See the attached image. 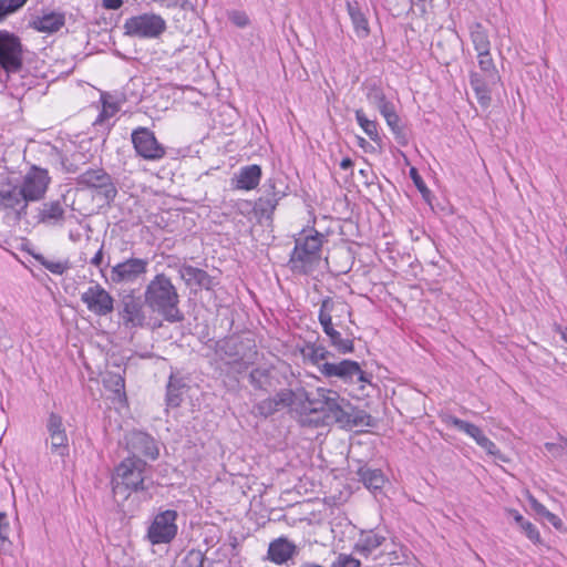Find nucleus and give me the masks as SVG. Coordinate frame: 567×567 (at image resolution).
<instances>
[{"label":"nucleus","instance_id":"obj_12","mask_svg":"<svg viewBox=\"0 0 567 567\" xmlns=\"http://www.w3.org/2000/svg\"><path fill=\"white\" fill-rule=\"evenodd\" d=\"M148 264L146 258H127L114 265L105 279L115 285L134 282L147 272Z\"/></svg>","mask_w":567,"mask_h":567},{"label":"nucleus","instance_id":"obj_3","mask_svg":"<svg viewBox=\"0 0 567 567\" xmlns=\"http://www.w3.org/2000/svg\"><path fill=\"white\" fill-rule=\"evenodd\" d=\"M301 395L306 403L302 408L310 413H322L324 423L348 422L347 409H350V402L338 392L318 388L315 392L302 391Z\"/></svg>","mask_w":567,"mask_h":567},{"label":"nucleus","instance_id":"obj_38","mask_svg":"<svg viewBox=\"0 0 567 567\" xmlns=\"http://www.w3.org/2000/svg\"><path fill=\"white\" fill-rule=\"evenodd\" d=\"M514 519L516 524L519 526V528L525 533V535L530 539L533 543H538L540 540L539 532L537 530L536 526L526 520L519 513L515 512Z\"/></svg>","mask_w":567,"mask_h":567},{"label":"nucleus","instance_id":"obj_46","mask_svg":"<svg viewBox=\"0 0 567 567\" xmlns=\"http://www.w3.org/2000/svg\"><path fill=\"white\" fill-rule=\"evenodd\" d=\"M205 555L200 550H190L183 559L182 567H204Z\"/></svg>","mask_w":567,"mask_h":567},{"label":"nucleus","instance_id":"obj_37","mask_svg":"<svg viewBox=\"0 0 567 567\" xmlns=\"http://www.w3.org/2000/svg\"><path fill=\"white\" fill-rule=\"evenodd\" d=\"M33 258L43 266L47 270L52 272L53 275H63L68 269H70V264L68 260L63 261H52L47 259L41 254H32Z\"/></svg>","mask_w":567,"mask_h":567},{"label":"nucleus","instance_id":"obj_41","mask_svg":"<svg viewBox=\"0 0 567 567\" xmlns=\"http://www.w3.org/2000/svg\"><path fill=\"white\" fill-rule=\"evenodd\" d=\"M68 435L64 434H54L50 435V447L53 453H56L61 457H64L69 454V444H68Z\"/></svg>","mask_w":567,"mask_h":567},{"label":"nucleus","instance_id":"obj_17","mask_svg":"<svg viewBox=\"0 0 567 567\" xmlns=\"http://www.w3.org/2000/svg\"><path fill=\"white\" fill-rule=\"evenodd\" d=\"M320 372L326 378H339L344 382H370L365 372H363L358 362L352 360H341L338 363L322 362Z\"/></svg>","mask_w":567,"mask_h":567},{"label":"nucleus","instance_id":"obj_39","mask_svg":"<svg viewBox=\"0 0 567 567\" xmlns=\"http://www.w3.org/2000/svg\"><path fill=\"white\" fill-rule=\"evenodd\" d=\"M250 384L257 390H266L270 384L269 371L264 368H256L249 374Z\"/></svg>","mask_w":567,"mask_h":567},{"label":"nucleus","instance_id":"obj_31","mask_svg":"<svg viewBox=\"0 0 567 567\" xmlns=\"http://www.w3.org/2000/svg\"><path fill=\"white\" fill-rule=\"evenodd\" d=\"M442 421L447 426H453L461 432H464L468 436H471L475 442L480 440V437L484 434L483 431L475 424L463 421L454 415H444Z\"/></svg>","mask_w":567,"mask_h":567},{"label":"nucleus","instance_id":"obj_63","mask_svg":"<svg viewBox=\"0 0 567 567\" xmlns=\"http://www.w3.org/2000/svg\"><path fill=\"white\" fill-rule=\"evenodd\" d=\"M363 177H368V173L369 171L368 169H360L359 172Z\"/></svg>","mask_w":567,"mask_h":567},{"label":"nucleus","instance_id":"obj_8","mask_svg":"<svg viewBox=\"0 0 567 567\" xmlns=\"http://www.w3.org/2000/svg\"><path fill=\"white\" fill-rule=\"evenodd\" d=\"M123 28L126 35L155 39L166 30V21L159 14L143 13L126 19Z\"/></svg>","mask_w":567,"mask_h":567},{"label":"nucleus","instance_id":"obj_26","mask_svg":"<svg viewBox=\"0 0 567 567\" xmlns=\"http://www.w3.org/2000/svg\"><path fill=\"white\" fill-rule=\"evenodd\" d=\"M261 178V167L256 164L244 166L236 175V188L251 190L255 189Z\"/></svg>","mask_w":567,"mask_h":567},{"label":"nucleus","instance_id":"obj_15","mask_svg":"<svg viewBox=\"0 0 567 567\" xmlns=\"http://www.w3.org/2000/svg\"><path fill=\"white\" fill-rule=\"evenodd\" d=\"M145 302L133 292L121 298L118 316L123 324L130 329L142 328L146 323Z\"/></svg>","mask_w":567,"mask_h":567},{"label":"nucleus","instance_id":"obj_49","mask_svg":"<svg viewBox=\"0 0 567 567\" xmlns=\"http://www.w3.org/2000/svg\"><path fill=\"white\" fill-rule=\"evenodd\" d=\"M410 177L412 178L414 185L420 190V193L423 195L424 198H427L430 195V189L426 187L423 178L420 176L416 168L412 167L410 169Z\"/></svg>","mask_w":567,"mask_h":567},{"label":"nucleus","instance_id":"obj_62","mask_svg":"<svg viewBox=\"0 0 567 567\" xmlns=\"http://www.w3.org/2000/svg\"><path fill=\"white\" fill-rule=\"evenodd\" d=\"M358 144H359L361 147H364V146H365V144H368V142H367L363 137H359Z\"/></svg>","mask_w":567,"mask_h":567},{"label":"nucleus","instance_id":"obj_24","mask_svg":"<svg viewBox=\"0 0 567 567\" xmlns=\"http://www.w3.org/2000/svg\"><path fill=\"white\" fill-rule=\"evenodd\" d=\"M385 540L386 538L383 535L373 530L361 532L354 544V551L361 556L368 557Z\"/></svg>","mask_w":567,"mask_h":567},{"label":"nucleus","instance_id":"obj_10","mask_svg":"<svg viewBox=\"0 0 567 567\" xmlns=\"http://www.w3.org/2000/svg\"><path fill=\"white\" fill-rule=\"evenodd\" d=\"M131 138L136 154L146 161H159L166 155V148L157 141L154 132L147 127L135 128Z\"/></svg>","mask_w":567,"mask_h":567},{"label":"nucleus","instance_id":"obj_48","mask_svg":"<svg viewBox=\"0 0 567 567\" xmlns=\"http://www.w3.org/2000/svg\"><path fill=\"white\" fill-rule=\"evenodd\" d=\"M360 560L355 559L351 555L340 554L337 559L332 563L331 567H360Z\"/></svg>","mask_w":567,"mask_h":567},{"label":"nucleus","instance_id":"obj_14","mask_svg":"<svg viewBox=\"0 0 567 567\" xmlns=\"http://www.w3.org/2000/svg\"><path fill=\"white\" fill-rule=\"evenodd\" d=\"M50 181L47 169L33 165L23 176L19 187L28 203L38 202L44 197Z\"/></svg>","mask_w":567,"mask_h":567},{"label":"nucleus","instance_id":"obj_5","mask_svg":"<svg viewBox=\"0 0 567 567\" xmlns=\"http://www.w3.org/2000/svg\"><path fill=\"white\" fill-rule=\"evenodd\" d=\"M322 241L323 236L318 231L305 236L300 235L296 239L295 248L290 255V269L299 275L311 274L319 265Z\"/></svg>","mask_w":567,"mask_h":567},{"label":"nucleus","instance_id":"obj_29","mask_svg":"<svg viewBox=\"0 0 567 567\" xmlns=\"http://www.w3.org/2000/svg\"><path fill=\"white\" fill-rule=\"evenodd\" d=\"M186 383L182 378L171 374L166 386V403L168 406L177 408L183 402V394Z\"/></svg>","mask_w":567,"mask_h":567},{"label":"nucleus","instance_id":"obj_22","mask_svg":"<svg viewBox=\"0 0 567 567\" xmlns=\"http://www.w3.org/2000/svg\"><path fill=\"white\" fill-rule=\"evenodd\" d=\"M299 553L295 543L286 537H279L270 542L267 550V559L276 565H284Z\"/></svg>","mask_w":567,"mask_h":567},{"label":"nucleus","instance_id":"obj_34","mask_svg":"<svg viewBox=\"0 0 567 567\" xmlns=\"http://www.w3.org/2000/svg\"><path fill=\"white\" fill-rule=\"evenodd\" d=\"M348 422H341L340 425L343 427H353V426H371L373 424V419L370 414H368L363 410L355 409L350 403V409H347Z\"/></svg>","mask_w":567,"mask_h":567},{"label":"nucleus","instance_id":"obj_59","mask_svg":"<svg viewBox=\"0 0 567 567\" xmlns=\"http://www.w3.org/2000/svg\"><path fill=\"white\" fill-rule=\"evenodd\" d=\"M114 112H115V110H112V112L109 114L107 110H106V109H104V110L100 113V115H99V117L96 118L95 123L102 122L105 117L113 115V114H114Z\"/></svg>","mask_w":567,"mask_h":567},{"label":"nucleus","instance_id":"obj_42","mask_svg":"<svg viewBox=\"0 0 567 567\" xmlns=\"http://www.w3.org/2000/svg\"><path fill=\"white\" fill-rule=\"evenodd\" d=\"M28 0H0V22L20 10Z\"/></svg>","mask_w":567,"mask_h":567},{"label":"nucleus","instance_id":"obj_30","mask_svg":"<svg viewBox=\"0 0 567 567\" xmlns=\"http://www.w3.org/2000/svg\"><path fill=\"white\" fill-rule=\"evenodd\" d=\"M359 481L369 489H380L384 482V475L379 468H370L367 465L360 466L357 471Z\"/></svg>","mask_w":567,"mask_h":567},{"label":"nucleus","instance_id":"obj_57","mask_svg":"<svg viewBox=\"0 0 567 567\" xmlns=\"http://www.w3.org/2000/svg\"><path fill=\"white\" fill-rule=\"evenodd\" d=\"M379 112L383 117H385L389 114H393L395 112V106L391 101H389L379 109Z\"/></svg>","mask_w":567,"mask_h":567},{"label":"nucleus","instance_id":"obj_6","mask_svg":"<svg viewBox=\"0 0 567 567\" xmlns=\"http://www.w3.org/2000/svg\"><path fill=\"white\" fill-rule=\"evenodd\" d=\"M480 72L472 71L470 74L471 86L481 105L487 106L491 103L492 89L499 82L501 76L489 51L477 52Z\"/></svg>","mask_w":567,"mask_h":567},{"label":"nucleus","instance_id":"obj_36","mask_svg":"<svg viewBox=\"0 0 567 567\" xmlns=\"http://www.w3.org/2000/svg\"><path fill=\"white\" fill-rule=\"evenodd\" d=\"M10 523L7 513L0 512V554H10L12 542L9 537Z\"/></svg>","mask_w":567,"mask_h":567},{"label":"nucleus","instance_id":"obj_19","mask_svg":"<svg viewBox=\"0 0 567 567\" xmlns=\"http://www.w3.org/2000/svg\"><path fill=\"white\" fill-rule=\"evenodd\" d=\"M126 447L132 456H145L154 461L159 455L154 437L142 431H133L126 435Z\"/></svg>","mask_w":567,"mask_h":567},{"label":"nucleus","instance_id":"obj_44","mask_svg":"<svg viewBox=\"0 0 567 567\" xmlns=\"http://www.w3.org/2000/svg\"><path fill=\"white\" fill-rule=\"evenodd\" d=\"M367 97L369 102L372 105H374L378 110L386 102H389L383 90L377 85H371L368 87Z\"/></svg>","mask_w":567,"mask_h":567},{"label":"nucleus","instance_id":"obj_32","mask_svg":"<svg viewBox=\"0 0 567 567\" xmlns=\"http://www.w3.org/2000/svg\"><path fill=\"white\" fill-rule=\"evenodd\" d=\"M301 354L303 359L309 360L320 369L321 362L330 355V352L321 344L308 342L301 349Z\"/></svg>","mask_w":567,"mask_h":567},{"label":"nucleus","instance_id":"obj_20","mask_svg":"<svg viewBox=\"0 0 567 567\" xmlns=\"http://www.w3.org/2000/svg\"><path fill=\"white\" fill-rule=\"evenodd\" d=\"M178 274L185 285L194 291H198L200 289L213 290L217 285L215 278L207 271L190 265H182L178 269Z\"/></svg>","mask_w":567,"mask_h":567},{"label":"nucleus","instance_id":"obj_33","mask_svg":"<svg viewBox=\"0 0 567 567\" xmlns=\"http://www.w3.org/2000/svg\"><path fill=\"white\" fill-rule=\"evenodd\" d=\"M306 391L305 389H298L296 391L290 389H282L278 391L272 398L277 403L278 409L289 408L293 405L297 401L305 403V396L301 395V392Z\"/></svg>","mask_w":567,"mask_h":567},{"label":"nucleus","instance_id":"obj_16","mask_svg":"<svg viewBox=\"0 0 567 567\" xmlns=\"http://www.w3.org/2000/svg\"><path fill=\"white\" fill-rule=\"evenodd\" d=\"M81 301L95 316L105 317L114 310V298L100 284L90 286L81 293Z\"/></svg>","mask_w":567,"mask_h":567},{"label":"nucleus","instance_id":"obj_18","mask_svg":"<svg viewBox=\"0 0 567 567\" xmlns=\"http://www.w3.org/2000/svg\"><path fill=\"white\" fill-rule=\"evenodd\" d=\"M1 186H8V189L0 188V209H12L19 218L25 216L29 203L19 185L12 178L7 177Z\"/></svg>","mask_w":567,"mask_h":567},{"label":"nucleus","instance_id":"obj_47","mask_svg":"<svg viewBox=\"0 0 567 567\" xmlns=\"http://www.w3.org/2000/svg\"><path fill=\"white\" fill-rule=\"evenodd\" d=\"M47 430L49 435H54L58 433L64 434L65 429L63 426L62 417L55 413H51L48 419Z\"/></svg>","mask_w":567,"mask_h":567},{"label":"nucleus","instance_id":"obj_2","mask_svg":"<svg viewBox=\"0 0 567 567\" xmlns=\"http://www.w3.org/2000/svg\"><path fill=\"white\" fill-rule=\"evenodd\" d=\"M144 302L153 311L161 315L169 323L184 320L181 311L179 295L171 278L164 274H157L146 286Z\"/></svg>","mask_w":567,"mask_h":567},{"label":"nucleus","instance_id":"obj_7","mask_svg":"<svg viewBox=\"0 0 567 567\" xmlns=\"http://www.w3.org/2000/svg\"><path fill=\"white\" fill-rule=\"evenodd\" d=\"M337 310L350 313L348 305L334 301L332 298L327 297L320 305L318 319L323 332L329 337L330 344L342 354L351 353L353 351V340L341 338V333L333 327L332 312Z\"/></svg>","mask_w":567,"mask_h":567},{"label":"nucleus","instance_id":"obj_50","mask_svg":"<svg viewBox=\"0 0 567 567\" xmlns=\"http://www.w3.org/2000/svg\"><path fill=\"white\" fill-rule=\"evenodd\" d=\"M476 443L491 455H496L498 453L496 444L493 441H491L485 434H483Z\"/></svg>","mask_w":567,"mask_h":567},{"label":"nucleus","instance_id":"obj_40","mask_svg":"<svg viewBox=\"0 0 567 567\" xmlns=\"http://www.w3.org/2000/svg\"><path fill=\"white\" fill-rule=\"evenodd\" d=\"M388 126L392 131V133L395 135V138L400 144H405V132L404 127L401 125L400 116L398 115L396 111L393 114H389L384 117Z\"/></svg>","mask_w":567,"mask_h":567},{"label":"nucleus","instance_id":"obj_4","mask_svg":"<svg viewBox=\"0 0 567 567\" xmlns=\"http://www.w3.org/2000/svg\"><path fill=\"white\" fill-rule=\"evenodd\" d=\"M215 352L226 364L243 372L257 359V348L251 339L231 336L216 342Z\"/></svg>","mask_w":567,"mask_h":567},{"label":"nucleus","instance_id":"obj_58","mask_svg":"<svg viewBox=\"0 0 567 567\" xmlns=\"http://www.w3.org/2000/svg\"><path fill=\"white\" fill-rule=\"evenodd\" d=\"M352 166H353V162H352V159H351V158H349V157L343 158V159L341 161V163H340V167H341L342 169H346V171H347V169H349V168H351Z\"/></svg>","mask_w":567,"mask_h":567},{"label":"nucleus","instance_id":"obj_56","mask_svg":"<svg viewBox=\"0 0 567 567\" xmlns=\"http://www.w3.org/2000/svg\"><path fill=\"white\" fill-rule=\"evenodd\" d=\"M102 6L109 10H117L123 6V0H102Z\"/></svg>","mask_w":567,"mask_h":567},{"label":"nucleus","instance_id":"obj_64","mask_svg":"<svg viewBox=\"0 0 567 567\" xmlns=\"http://www.w3.org/2000/svg\"><path fill=\"white\" fill-rule=\"evenodd\" d=\"M545 446H546L547 450L550 451L554 447V444L553 443H546Z\"/></svg>","mask_w":567,"mask_h":567},{"label":"nucleus","instance_id":"obj_60","mask_svg":"<svg viewBox=\"0 0 567 567\" xmlns=\"http://www.w3.org/2000/svg\"><path fill=\"white\" fill-rule=\"evenodd\" d=\"M425 2L426 0H411L412 6L421 7L422 10H425Z\"/></svg>","mask_w":567,"mask_h":567},{"label":"nucleus","instance_id":"obj_51","mask_svg":"<svg viewBox=\"0 0 567 567\" xmlns=\"http://www.w3.org/2000/svg\"><path fill=\"white\" fill-rule=\"evenodd\" d=\"M103 248H104V245L102 244L101 247L99 248V250L96 251V254L94 255V257L90 260V264L94 267L100 268V272H101L102 277L105 278L106 276L104 274V268L101 267L103 264V258H104Z\"/></svg>","mask_w":567,"mask_h":567},{"label":"nucleus","instance_id":"obj_52","mask_svg":"<svg viewBox=\"0 0 567 567\" xmlns=\"http://www.w3.org/2000/svg\"><path fill=\"white\" fill-rule=\"evenodd\" d=\"M109 382L112 383L114 392L120 393L124 390L125 381L120 374H112Z\"/></svg>","mask_w":567,"mask_h":567},{"label":"nucleus","instance_id":"obj_13","mask_svg":"<svg viewBox=\"0 0 567 567\" xmlns=\"http://www.w3.org/2000/svg\"><path fill=\"white\" fill-rule=\"evenodd\" d=\"M177 512L173 509L157 514L148 527L147 537L152 544H167L177 534Z\"/></svg>","mask_w":567,"mask_h":567},{"label":"nucleus","instance_id":"obj_35","mask_svg":"<svg viewBox=\"0 0 567 567\" xmlns=\"http://www.w3.org/2000/svg\"><path fill=\"white\" fill-rule=\"evenodd\" d=\"M355 120L364 133L378 145H381L382 138L378 132V123L369 120L362 110L355 111Z\"/></svg>","mask_w":567,"mask_h":567},{"label":"nucleus","instance_id":"obj_45","mask_svg":"<svg viewBox=\"0 0 567 567\" xmlns=\"http://www.w3.org/2000/svg\"><path fill=\"white\" fill-rule=\"evenodd\" d=\"M257 413L261 416H270L279 411L274 398H267L256 405Z\"/></svg>","mask_w":567,"mask_h":567},{"label":"nucleus","instance_id":"obj_23","mask_svg":"<svg viewBox=\"0 0 567 567\" xmlns=\"http://www.w3.org/2000/svg\"><path fill=\"white\" fill-rule=\"evenodd\" d=\"M65 220V209L61 200L43 203L38 214V221L47 226H62Z\"/></svg>","mask_w":567,"mask_h":567},{"label":"nucleus","instance_id":"obj_43","mask_svg":"<svg viewBox=\"0 0 567 567\" xmlns=\"http://www.w3.org/2000/svg\"><path fill=\"white\" fill-rule=\"evenodd\" d=\"M162 8L181 9L184 11H195V3L190 0H152Z\"/></svg>","mask_w":567,"mask_h":567},{"label":"nucleus","instance_id":"obj_27","mask_svg":"<svg viewBox=\"0 0 567 567\" xmlns=\"http://www.w3.org/2000/svg\"><path fill=\"white\" fill-rule=\"evenodd\" d=\"M347 10L351 18L353 28L358 37L365 38L369 35V24L360 4L357 1H348Z\"/></svg>","mask_w":567,"mask_h":567},{"label":"nucleus","instance_id":"obj_11","mask_svg":"<svg viewBox=\"0 0 567 567\" xmlns=\"http://www.w3.org/2000/svg\"><path fill=\"white\" fill-rule=\"evenodd\" d=\"M0 68L14 73L22 68V44L20 39L6 30H0Z\"/></svg>","mask_w":567,"mask_h":567},{"label":"nucleus","instance_id":"obj_53","mask_svg":"<svg viewBox=\"0 0 567 567\" xmlns=\"http://www.w3.org/2000/svg\"><path fill=\"white\" fill-rule=\"evenodd\" d=\"M528 501L532 508L535 511L537 515L542 517L546 515V512H548V509L543 504H540L534 496H529Z\"/></svg>","mask_w":567,"mask_h":567},{"label":"nucleus","instance_id":"obj_54","mask_svg":"<svg viewBox=\"0 0 567 567\" xmlns=\"http://www.w3.org/2000/svg\"><path fill=\"white\" fill-rule=\"evenodd\" d=\"M231 20L233 22L238 25V27H246L249 22L248 18L246 14L244 13H240V12H235L233 16H231Z\"/></svg>","mask_w":567,"mask_h":567},{"label":"nucleus","instance_id":"obj_25","mask_svg":"<svg viewBox=\"0 0 567 567\" xmlns=\"http://www.w3.org/2000/svg\"><path fill=\"white\" fill-rule=\"evenodd\" d=\"M65 23V16L63 12H45L33 20L32 25L39 32L53 33L59 31Z\"/></svg>","mask_w":567,"mask_h":567},{"label":"nucleus","instance_id":"obj_28","mask_svg":"<svg viewBox=\"0 0 567 567\" xmlns=\"http://www.w3.org/2000/svg\"><path fill=\"white\" fill-rule=\"evenodd\" d=\"M470 38L476 52L491 50L487 29L481 22H472L468 27Z\"/></svg>","mask_w":567,"mask_h":567},{"label":"nucleus","instance_id":"obj_55","mask_svg":"<svg viewBox=\"0 0 567 567\" xmlns=\"http://www.w3.org/2000/svg\"><path fill=\"white\" fill-rule=\"evenodd\" d=\"M544 518L550 523L555 528H560V526L563 525L561 523V519L555 515L554 513L551 512H546V515L544 516Z\"/></svg>","mask_w":567,"mask_h":567},{"label":"nucleus","instance_id":"obj_1","mask_svg":"<svg viewBox=\"0 0 567 567\" xmlns=\"http://www.w3.org/2000/svg\"><path fill=\"white\" fill-rule=\"evenodd\" d=\"M148 471L147 463L137 456H128L115 467L111 481L112 492L114 501L123 513L134 511L130 504H126L133 493L146 492L153 485Z\"/></svg>","mask_w":567,"mask_h":567},{"label":"nucleus","instance_id":"obj_21","mask_svg":"<svg viewBox=\"0 0 567 567\" xmlns=\"http://www.w3.org/2000/svg\"><path fill=\"white\" fill-rule=\"evenodd\" d=\"M265 187H267L266 195L259 197L255 202L254 212L256 216L260 218L271 219V216L279 200L285 196V193L276 190L275 182L272 179H269Z\"/></svg>","mask_w":567,"mask_h":567},{"label":"nucleus","instance_id":"obj_61","mask_svg":"<svg viewBox=\"0 0 567 567\" xmlns=\"http://www.w3.org/2000/svg\"><path fill=\"white\" fill-rule=\"evenodd\" d=\"M300 567H324V566L319 565V564H317V563H310V561H307V563L301 564V566H300Z\"/></svg>","mask_w":567,"mask_h":567},{"label":"nucleus","instance_id":"obj_9","mask_svg":"<svg viewBox=\"0 0 567 567\" xmlns=\"http://www.w3.org/2000/svg\"><path fill=\"white\" fill-rule=\"evenodd\" d=\"M76 184L92 188L104 198L106 203L114 200L117 195L113 178L103 168H90L76 177Z\"/></svg>","mask_w":567,"mask_h":567}]
</instances>
